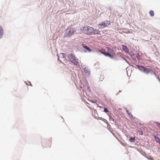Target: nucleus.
<instances>
[{
  "label": "nucleus",
  "instance_id": "1",
  "mask_svg": "<svg viewBox=\"0 0 160 160\" xmlns=\"http://www.w3.org/2000/svg\"><path fill=\"white\" fill-rule=\"evenodd\" d=\"M81 31L86 35H91L93 31V28L87 26L86 27H82L80 29Z\"/></svg>",
  "mask_w": 160,
  "mask_h": 160
},
{
  "label": "nucleus",
  "instance_id": "2",
  "mask_svg": "<svg viewBox=\"0 0 160 160\" xmlns=\"http://www.w3.org/2000/svg\"><path fill=\"white\" fill-rule=\"evenodd\" d=\"M76 30L74 28H68L65 31L64 36V37H70L74 34Z\"/></svg>",
  "mask_w": 160,
  "mask_h": 160
},
{
  "label": "nucleus",
  "instance_id": "3",
  "mask_svg": "<svg viewBox=\"0 0 160 160\" xmlns=\"http://www.w3.org/2000/svg\"><path fill=\"white\" fill-rule=\"evenodd\" d=\"M68 58L70 61L74 65H77L78 63V60L77 59L76 56L72 53H68Z\"/></svg>",
  "mask_w": 160,
  "mask_h": 160
},
{
  "label": "nucleus",
  "instance_id": "4",
  "mask_svg": "<svg viewBox=\"0 0 160 160\" xmlns=\"http://www.w3.org/2000/svg\"><path fill=\"white\" fill-rule=\"evenodd\" d=\"M136 66L138 67V69L140 71L146 74L149 73V70L150 68H147L142 65H136Z\"/></svg>",
  "mask_w": 160,
  "mask_h": 160
},
{
  "label": "nucleus",
  "instance_id": "5",
  "mask_svg": "<svg viewBox=\"0 0 160 160\" xmlns=\"http://www.w3.org/2000/svg\"><path fill=\"white\" fill-rule=\"evenodd\" d=\"M110 21L106 20L100 22L98 25V28L100 29H103L105 28L108 27L110 25Z\"/></svg>",
  "mask_w": 160,
  "mask_h": 160
},
{
  "label": "nucleus",
  "instance_id": "6",
  "mask_svg": "<svg viewBox=\"0 0 160 160\" xmlns=\"http://www.w3.org/2000/svg\"><path fill=\"white\" fill-rule=\"evenodd\" d=\"M82 46L85 49L83 51L84 52H91L92 51V50L89 48L84 43L82 44Z\"/></svg>",
  "mask_w": 160,
  "mask_h": 160
},
{
  "label": "nucleus",
  "instance_id": "7",
  "mask_svg": "<svg viewBox=\"0 0 160 160\" xmlns=\"http://www.w3.org/2000/svg\"><path fill=\"white\" fill-rule=\"evenodd\" d=\"M124 109L127 112V114L130 117L132 118L133 119H137V118L134 117H133L131 113L129 112V110H128V109L127 108H125Z\"/></svg>",
  "mask_w": 160,
  "mask_h": 160
},
{
  "label": "nucleus",
  "instance_id": "8",
  "mask_svg": "<svg viewBox=\"0 0 160 160\" xmlns=\"http://www.w3.org/2000/svg\"><path fill=\"white\" fill-rule=\"evenodd\" d=\"M121 46L123 51L126 53L128 52L129 50L126 45L123 44H122Z\"/></svg>",
  "mask_w": 160,
  "mask_h": 160
},
{
  "label": "nucleus",
  "instance_id": "9",
  "mask_svg": "<svg viewBox=\"0 0 160 160\" xmlns=\"http://www.w3.org/2000/svg\"><path fill=\"white\" fill-rule=\"evenodd\" d=\"M67 56L66 54L64 53H60L59 55H58V60L59 58H64V59H65L66 56Z\"/></svg>",
  "mask_w": 160,
  "mask_h": 160
},
{
  "label": "nucleus",
  "instance_id": "10",
  "mask_svg": "<svg viewBox=\"0 0 160 160\" xmlns=\"http://www.w3.org/2000/svg\"><path fill=\"white\" fill-rule=\"evenodd\" d=\"M83 69L84 70L86 74H87L88 76H87L89 77L91 74L90 71V70L88 69H87L86 68H83Z\"/></svg>",
  "mask_w": 160,
  "mask_h": 160
},
{
  "label": "nucleus",
  "instance_id": "11",
  "mask_svg": "<svg viewBox=\"0 0 160 160\" xmlns=\"http://www.w3.org/2000/svg\"><path fill=\"white\" fill-rule=\"evenodd\" d=\"M100 32L98 29H94L93 28V31L92 32V35H100Z\"/></svg>",
  "mask_w": 160,
  "mask_h": 160
},
{
  "label": "nucleus",
  "instance_id": "12",
  "mask_svg": "<svg viewBox=\"0 0 160 160\" xmlns=\"http://www.w3.org/2000/svg\"><path fill=\"white\" fill-rule=\"evenodd\" d=\"M154 139L157 143H158L160 145V138L157 136L154 135L153 136Z\"/></svg>",
  "mask_w": 160,
  "mask_h": 160
},
{
  "label": "nucleus",
  "instance_id": "13",
  "mask_svg": "<svg viewBox=\"0 0 160 160\" xmlns=\"http://www.w3.org/2000/svg\"><path fill=\"white\" fill-rule=\"evenodd\" d=\"M3 34V28L0 26V39L2 38Z\"/></svg>",
  "mask_w": 160,
  "mask_h": 160
},
{
  "label": "nucleus",
  "instance_id": "14",
  "mask_svg": "<svg viewBox=\"0 0 160 160\" xmlns=\"http://www.w3.org/2000/svg\"><path fill=\"white\" fill-rule=\"evenodd\" d=\"M98 52H100L101 53L103 54L105 56V55L107 53L105 51V50L103 49H102L101 50H98Z\"/></svg>",
  "mask_w": 160,
  "mask_h": 160
},
{
  "label": "nucleus",
  "instance_id": "15",
  "mask_svg": "<svg viewBox=\"0 0 160 160\" xmlns=\"http://www.w3.org/2000/svg\"><path fill=\"white\" fill-rule=\"evenodd\" d=\"M108 115L109 117V119L110 120H112L113 122L114 123H115L116 122V120H114V119L112 118V117L110 115V113H108Z\"/></svg>",
  "mask_w": 160,
  "mask_h": 160
},
{
  "label": "nucleus",
  "instance_id": "16",
  "mask_svg": "<svg viewBox=\"0 0 160 160\" xmlns=\"http://www.w3.org/2000/svg\"><path fill=\"white\" fill-rule=\"evenodd\" d=\"M129 141L131 142H134L135 140V137H132L130 136L129 138Z\"/></svg>",
  "mask_w": 160,
  "mask_h": 160
},
{
  "label": "nucleus",
  "instance_id": "17",
  "mask_svg": "<svg viewBox=\"0 0 160 160\" xmlns=\"http://www.w3.org/2000/svg\"><path fill=\"white\" fill-rule=\"evenodd\" d=\"M105 56L108 57L112 59H113L114 58V57L112 55H110L108 53H107L105 55Z\"/></svg>",
  "mask_w": 160,
  "mask_h": 160
},
{
  "label": "nucleus",
  "instance_id": "18",
  "mask_svg": "<svg viewBox=\"0 0 160 160\" xmlns=\"http://www.w3.org/2000/svg\"><path fill=\"white\" fill-rule=\"evenodd\" d=\"M136 58H137V59L139 61H140V60H141L142 58L140 57V56L139 54V53H137L136 54Z\"/></svg>",
  "mask_w": 160,
  "mask_h": 160
},
{
  "label": "nucleus",
  "instance_id": "19",
  "mask_svg": "<svg viewBox=\"0 0 160 160\" xmlns=\"http://www.w3.org/2000/svg\"><path fill=\"white\" fill-rule=\"evenodd\" d=\"M149 71V73H150L152 75H154L155 76L156 74V73L153 71L152 70L151 68H150Z\"/></svg>",
  "mask_w": 160,
  "mask_h": 160
},
{
  "label": "nucleus",
  "instance_id": "20",
  "mask_svg": "<svg viewBox=\"0 0 160 160\" xmlns=\"http://www.w3.org/2000/svg\"><path fill=\"white\" fill-rule=\"evenodd\" d=\"M154 123L160 129V123L158 122L154 121Z\"/></svg>",
  "mask_w": 160,
  "mask_h": 160
},
{
  "label": "nucleus",
  "instance_id": "21",
  "mask_svg": "<svg viewBox=\"0 0 160 160\" xmlns=\"http://www.w3.org/2000/svg\"><path fill=\"white\" fill-rule=\"evenodd\" d=\"M134 61L135 63H136L137 62V60L136 58V55H134L131 58Z\"/></svg>",
  "mask_w": 160,
  "mask_h": 160
},
{
  "label": "nucleus",
  "instance_id": "22",
  "mask_svg": "<svg viewBox=\"0 0 160 160\" xmlns=\"http://www.w3.org/2000/svg\"><path fill=\"white\" fill-rule=\"evenodd\" d=\"M103 111L107 114L108 113H110L109 111L105 107L104 108Z\"/></svg>",
  "mask_w": 160,
  "mask_h": 160
},
{
  "label": "nucleus",
  "instance_id": "23",
  "mask_svg": "<svg viewBox=\"0 0 160 160\" xmlns=\"http://www.w3.org/2000/svg\"><path fill=\"white\" fill-rule=\"evenodd\" d=\"M149 13L151 17H153L154 16V11L152 10L150 11L149 12Z\"/></svg>",
  "mask_w": 160,
  "mask_h": 160
},
{
  "label": "nucleus",
  "instance_id": "24",
  "mask_svg": "<svg viewBox=\"0 0 160 160\" xmlns=\"http://www.w3.org/2000/svg\"><path fill=\"white\" fill-rule=\"evenodd\" d=\"M89 101L93 103H97V100H94L93 99L89 100Z\"/></svg>",
  "mask_w": 160,
  "mask_h": 160
},
{
  "label": "nucleus",
  "instance_id": "25",
  "mask_svg": "<svg viewBox=\"0 0 160 160\" xmlns=\"http://www.w3.org/2000/svg\"><path fill=\"white\" fill-rule=\"evenodd\" d=\"M48 142H49V144L48 145H46L45 146V145H44V143L43 142L42 143V147H43V146L44 145V147H50V144H51V142L50 141H48Z\"/></svg>",
  "mask_w": 160,
  "mask_h": 160
},
{
  "label": "nucleus",
  "instance_id": "26",
  "mask_svg": "<svg viewBox=\"0 0 160 160\" xmlns=\"http://www.w3.org/2000/svg\"><path fill=\"white\" fill-rule=\"evenodd\" d=\"M106 48L107 49L108 52L110 53V52H112L113 50L112 49L109 47H106Z\"/></svg>",
  "mask_w": 160,
  "mask_h": 160
},
{
  "label": "nucleus",
  "instance_id": "27",
  "mask_svg": "<svg viewBox=\"0 0 160 160\" xmlns=\"http://www.w3.org/2000/svg\"><path fill=\"white\" fill-rule=\"evenodd\" d=\"M138 132L140 135H142L143 134V133L142 130H138Z\"/></svg>",
  "mask_w": 160,
  "mask_h": 160
},
{
  "label": "nucleus",
  "instance_id": "28",
  "mask_svg": "<svg viewBox=\"0 0 160 160\" xmlns=\"http://www.w3.org/2000/svg\"><path fill=\"white\" fill-rule=\"evenodd\" d=\"M127 63L129 64V63L127 61V60L123 57L122 56H120Z\"/></svg>",
  "mask_w": 160,
  "mask_h": 160
},
{
  "label": "nucleus",
  "instance_id": "29",
  "mask_svg": "<svg viewBox=\"0 0 160 160\" xmlns=\"http://www.w3.org/2000/svg\"><path fill=\"white\" fill-rule=\"evenodd\" d=\"M134 64L135 65H130V66L131 67H132L133 68H135V69H138V67H137V66H136V65H137L136 64H135L134 63Z\"/></svg>",
  "mask_w": 160,
  "mask_h": 160
},
{
  "label": "nucleus",
  "instance_id": "30",
  "mask_svg": "<svg viewBox=\"0 0 160 160\" xmlns=\"http://www.w3.org/2000/svg\"><path fill=\"white\" fill-rule=\"evenodd\" d=\"M110 53L112 55H115V53L113 50L112 52H110Z\"/></svg>",
  "mask_w": 160,
  "mask_h": 160
},
{
  "label": "nucleus",
  "instance_id": "31",
  "mask_svg": "<svg viewBox=\"0 0 160 160\" xmlns=\"http://www.w3.org/2000/svg\"><path fill=\"white\" fill-rule=\"evenodd\" d=\"M128 53L129 55H130V56H131V55L133 53L132 51H130V52H129V51H128V53Z\"/></svg>",
  "mask_w": 160,
  "mask_h": 160
},
{
  "label": "nucleus",
  "instance_id": "32",
  "mask_svg": "<svg viewBox=\"0 0 160 160\" xmlns=\"http://www.w3.org/2000/svg\"><path fill=\"white\" fill-rule=\"evenodd\" d=\"M108 128V129H109L111 128V125L109 124L108 122H107V123Z\"/></svg>",
  "mask_w": 160,
  "mask_h": 160
},
{
  "label": "nucleus",
  "instance_id": "33",
  "mask_svg": "<svg viewBox=\"0 0 160 160\" xmlns=\"http://www.w3.org/2000/svg\"><path fill=\"white\" fill-rule=\"evenodd\" d=\"M103 120H102V121H103L105 123H107V122H108L107 121V120L106 119H105L104 118V119H102Z\"/></svg>",
  "mask_w": 160,
  "mask_h": 160
},
{
  "label": "nucleus",
  "instance_id": "34",
  "mask_svg": "<svg viewBox=\"0 0 160 160\" xmlns=\"http://www.w3.org/2000/svg\"><path fill=\"white\" fill-rule=\"evenodd\" d=\"M155 76L158 79V78H159L158 76L156 74L155 75Z\"/></svg>",
  "mask_w": 160,
  "mask_h": 160
},
{
  "label": "nucleus",
  "instance_id": "35",
  "mask_svg": "<svg viewBox=\"0 0 160 160\" xmlns=\"http://www.w3.org/2000/svg\"><path fill=\"white\" fill-rule=\"evenodd\" d=\"M146 158L147 159H148V160H152V159H151V158H148V157H146Z\"/></svg>",
  "mask_w": 160,
  "mask_h": 160
},
{
  "label": "nucleus",
  "instance_id": "36",
  "mask_svg": "<svg viewBox=\"0 0 160 160\" xmlns=\"http://www.w3.org/2000/svg\"><path fill=\"white\" fill-rule=\"evenodd\" d=\"M85 86H86L87 87L88 86H89V83H86V84H85Z\"/></svg>",
  "mask_w": 160,
  "mask_h": 160
},
{
  "label": "nucleus",
  "instance_id": "37",
  "mask_svg": "<svg viewBox=\"0 0 160 160\" xmlns=\"http://www.w3.org/2000/svg\"><path fill=\"white\" fill-rule=\"evenodd\" d=\"M143 155L144 157H145V158H146V157H147V154H146V153H145L144 154V155Z\"/></svg>",
  "mask_w": 160,
  "mask_h": 160
},
{
  "label": "nucleus",
  "instance_id": "38",
  "mask_svg": "<svg viewBox=\"0 0 160 160\" xmlns=\"http://www.w3.org/2000/svg\"><path fill=\"white\" fill-rule=\"evenodd\" d=\"M85 84H86V83H88L87 80H85Z\"/></svg>",
  "mask_w": 160,
  "mask_h": 160
},
{
  "label": "nucleus",
  "instance_id": "39",
  "mask_svg": "<svg viewBox=\"0 0 160 160\" xmlns=\"http://www.w3.org/2000/svg\"><path fill=\"white\" fill-rule=\"evenodd\" d=\"M28 83H30V86H32V84H31V83L30 82V81H28Z\"/></svg>",
  "mask_w": 160,
  "mask_h": 160
},
{
  "label": "nucleus",
  "instance_id": "40",
  "mask_svg": "<svg viewBox=\"0 0 160 160\" xmlns=\"http://www.w3.org/2000/svg\"><path fill=\"white\" fill-rule=\"evenodd\" d=\"M88 90V92H91V90L90 89H88V90Z\"/></svg>",
  "mask_w": 160,
  "mask_h": 160
},
{
  "label": "nucleus",
  "instance_id": "41",
  "mask_svg": "<svg viewBox=\"0 0 160 160\" xmlns=\"http://www.w3.org/2000/svg\"><path fill=\"white\" fill-rule=\"evenodd\" d=\"M108 9L110 11H111V8L110 7H109V8H108Z\"/></svg>",
  "mask_w": 160,
  "mask_h": 160
},
{
  "label": "nucleus",
  "instance_id": "42",
  "mask_svg": "<svg viewBox=\"0 0 160 160\" xmlns=\"http://www.w3.org/2000/svg\"><path fill=\"white\" fill-rule=\"evenodd\" d=\"M104 119V118H102V117H100V118H99V119L100 120H103V119Z\"/></svg>",
  "mask_w": 160,
  "mask_h": 160
},
{
  "label": "nucleus",
  "instance_id": "43",
  "mask_svg": "<svg viewBox=\"0 0 160 160\" xmlns=\"http://www.w3.org/2000/svg\"><path fill=\"white\" fill-rule=\"evenodd\" d=\"M135 55V54H134V53H132V54L131 55V56H130L131 57H131H132L133 56V55Z\"/></svg>",
  "mask_w": 160,
  "mask_h": 160
},
{
  "label": "nucleus",
  "instance_id": "44",
  "mask_svg": "<svg viewBox=\"0 0 160 160\" xmlns=\"http://www.w3.org/2000/svg\"><path fill=\"white\" fill-rule=\"evenodd\" d=\"M90 89V86H88L87 87V90H88V89Z\"/></svg>",
  "mask_w": 160,
  "mask_h": 160
},
{
  "label": "nucleus",
  "instance_id": "45",
  "mask_svg": "<svg viewBox=\"0 0 160 160\" xmlns=\"http://www.w3.org/2000/svg\"><path fill=\"white\" fill-rule=\"evenodd\" d=\"M24 82H25V83L28 86V83H27L25 81Z\"/></svg>",
  "mask_w": 160,
  "mask_h": 160
},
{
  "label": "nucleus",
  "instance_id": "46",
  "mask_svg": "<svg viewBox=\"0 0 160 160\" xmlns=\"http://www.w3.org/2000/svg\"><path fill=\"white\" fill-rule=\"evenodd\" d=\"M126 58H128V59H130V58H129V57H126Z\"/></svg>",
  "mask_w": 160,
  "mask_h": 160
},
{
  "label": "nucleus",
  "instance_id": "47",
  "mask_svg": "<svg viewBox=\"0 0 160 160\" xmlns=\"http://www.w3.org/2000/svg\"><path fill=\"white\" fill-rule=\"evenodd\" d=\"M158 81L159 82H160V78H158Z\"/></svg>",
  "mask_w": 160,
  "mask_h": 160
},
{
  "label": "nucleus",
  "instance_id": "48",
  "mask_svg": "<svg viewBox=\"0 0 160 160\" xmlns=\"http://www.w3.org/2000/svg\"><path fill=\"white\" fill-rule=\"evenodd\" d=\"M122 91V90H121V91L119 90V93H120V92H121Z\"/></svg>",
  "mask_w": 160,
  "mask_h": 160
},
{
  "label": "nucleus",
  "instance_id": "49",
  "mask_svg": "<svg viewBox=\"0 0 160 160\" xmlns=\"http://www.w3.org/2000/svg\"><path fill=\"white\" fill-rule=\"evenodd\" d=\"M119 93H117L116 94V95H118V94Z\"/></svg>",
  "mask_w": 160,
  "mask_h": 160
},
{
  "label": "nucleus",
  "instance_id": "50",
  "mask_svg": "<svg viewBox=\"0 0 160 160\" xmlns=\"http://www.w3.org/2000/svg\"><path fill=\"white\" fill-rule=\"evenodd\" d=\"M148 61L150 62H151V61L150 60H147Z\"/></svg>",
  "mask_w": 160,
  "mask_h": 160
},
{
  "label": "nucleus",
  "instance_id": "51",
  "mask_svg": "<svg viewBox=\"0 0 160 160\" xmlns=\"http://www.w3.org/2000/svg\"><path fill=\"white\" fill-rule=\"evenodd\" d=\"M147 57V58H148V59H149V58H150V57Z\"/></svg>",
  "mask_w": 160,
  "mask_h": 160
},
{
  "label": "nucleus",
  "instance_id": "52",
  "mask_svg": "<svg viewBox=\"0 0 160 160\" xmlns=\"http://www.w3.org/2000/svg\"><path fill=\"white\" fill-rule=\"evenodd\" d=\"M80 88L82 89V86H80Z\"/></svg>",
  "mask_w": 160,
  "mask_h": 160
},
{
  "label": "nucleus",
  "instance_id": "53",
  "mask_svg": "<svg viewBox=\"0 0 160 160\" xmlns=\"http://www.w3.org/2000/svg\"><path fill=\"white\" fill-rule=\"evenodd\" d=\"M111 124H113V123H112V122H111Z\"/></svg>",
  "mask_w": 160,
  "mask_h": 160
},
{
  "label": "nucleus",
  "instance_id": "54",
  "mask_svg": "<svg viewBox=\"0 0 160 160\" xmlns=\"http://www.w3.org/2000/svg\"><path fill=\"white\" fill-rule=\"evenodd\" d=\"M112 134H113V135H114V133H113V132Z\"/></svg>",
  "mask_w": 160,
  "mask_h": 160
},
{
  "label": "nucleus",
  "instance_id": "55",
  "mask_svg": "<svg viewBox=\"0 0 160 160\" xmlns=\"http://www.w3.org/2000/svg\"><path fill=\"white\" fill-rule=\"evenodd\" d=\"M47 140H45V142H47Z\"/></svg>",
  "mask_w": 160,
  "mask_h": 160
}]
</instances>
